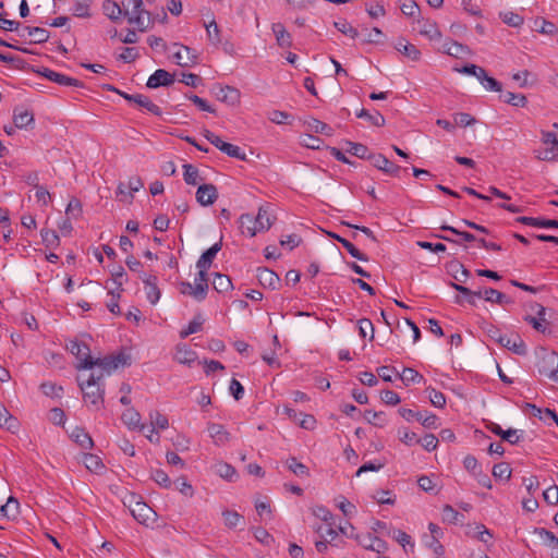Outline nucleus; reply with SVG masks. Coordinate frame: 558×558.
I'll return each instance as SVG.
<instances>
[{"label": "nucleus", "instance_id": "nucleus-33", "mask_svg": "<svg viewBox=\"0 0 558 558\" xmlns=\"http://www.w3.org/2000/svg\"><path fill=\"white\" fill-rule=\"evenodd\" d=\"M132 101L135 102L136 105H138L140 107L147 109V111H149L150 113H153L155 116L161 114V109L156 104H154L148 97H146L144 95H141V94L134 95V97L132 98Z\"/></svg>", "mask_w": 558, "mask_h": 558}, {"label": "nucleus", "instance_id": "nucleus-30", "mask_svg": "<svg viewBox=\"0 0 558 558\" xmlns=\"http://www.w3.org/2000/svg\"><path fill=\"white\" fill-rule=\"evenodd\" d=\"M223 523L228 529H235L244 526V518L236 511L225 510L222 511Z\"/></svg>", "mask_w": 558, "mask_h": 558}, {"label": "nucleus", "instance_id": "nucleus-62", "mask_svg": "<svg viewBox=\"0 0 558 558\" xmlns=\"http://www.w3.org/2000/svg\"><path fill=\"white\" fill-rule=\"evenodd\" d=\"M469 534H471L472 536H474L475 538L483 543H488L489 539L492 538L490 532L483 524L475 525L473 527V531L469 532Z\"/></svg>", "mask_w": 558, "mask_h": 558}, {"label": "nucleus", "instance_id": "nucleus-41", "mask_svg": "<svg viewBox=\"0 0 558 558\" xmlns=\"http://www.w3.org/2000/svg\"><path fill=\"white\" fill-rule=\"evenodd\" d=\"M518 221L533 227L539 228H558V220H539L537 218L532 217H520Z\"/></svg>", "mask_w": 558, "mask_h": 558}, {"label": "nucleus", "instance_id": "nucleus-27", "mask_svg": "<svg viewBox=\"0 0 558 558\" xmlns=\"http://www.w3.org/2000/svg\"><path fill=\"white\" fill-rule=\"evenodd\" d=\"M13 121L16 128L23 129L34 122V114L27 109L17 108L14 110Z\"/></svg>", "mask_w": 558, "mask_h": 558}, {"label": "nucleus", "instance_id": "nucleus-58", "mask_svg": "<svg viewBox=\"0 0 558 558\" xmlns=\"http://www.w3.org/2000/svg\"><path fill=\"white\" fill-rule=\"evenodd\" d=\"M493 475L496 478L508 481L511 476V469H510L509 464L505 463V462L495 464L493 468Z\"/></svg>", "mask_w": 558, "mask_h": 558}, {"label": "nucleus", "instance_id": "nucleus-5", "mask_svg": "<svg viewBox=\"0 0 558 558\" xmlns=\"http://www.w3.org/2000/svg\"><path fill=\"white\" fill-rule=\"evenodd\" d=\"M207 271L198 269V274L194 279V284L185 281L181 282V293L189 294L197 301H203L206 298L208 289Z\"/></svg>", "mask_w": 558, "mask_h": 558}, {"label": "nucleus", "instance_id": "nucleus-52", "mask_svg": "<svg viewBox=\"0 0 558 558\" xmlns=\"http://www.w3.org/2000/svg\"><path fill=\"white\" fill-rule=\"evenodd\" d=\"M399 439L407 446L420 444V439L414 432L409 430L407 427L398 429Z\"/></svg>", "mask_w": 558, "mask_h": 558}, {"label": "nucleus", "instance_id": "nucleus-3", "mask_svg": "<svg viewBox=\"0 0 558 558\" xmlns=\"http://www.w3.org/2000/svg\"><path fill=\"white\" fill-rule=\"evenodd\" d=\"M102 377L104 374L95 375L93 373L86 380L80 383L85 403L95 407L97 410L104 403V389L100 386Z\"/></svg>", "mask_w": 558, "mask_h": 558}, {"label": "nucleus", "instance_id": "nucleus-28", "mask_svg": "<svg viewBox=\"0 0 558 558\" xmlns=\"http://www.w3.org/2000/svg\"><path fill=\"white\" fill-rule=\"evenodd\" d=\"M484 300L489 303L496 304H511L513 301L506 294L493 288H484Z\"/></svg>", "mask_w": 558, "mask_h": 558}, {"label": "nucleus", "instance_id": "nucleus-36", "mask_svg": "<svg viewBox=\"0 0 558 558\" xmlns=\"http://www.w3.org/2000/svg\"><path fill=\"white\" fill-rule=\"evenodd\" d=\"M126 281L125 270L122 266H117L111 270V286L117 291H123L122 286Z\"/></svg>", "mask_w": 558, "mask_h": 558}, {"label": "nucleus", "instance_id": "nucleus-47", "mask_svg": "<svg viewBox=\"0 0 558 558\" xmlns=\"http://www.w3.org/2000/svg\"><path fill=\"white\" fill-rule=\"evenodd\" d=\"M90 0H74L73 14L77 17L90 16Z\"/></svg>", "mask_w": 558, "mask_h": 558}, {"label": "nucleus", "instance_id": "nucleus-21", "mask_svg": "<svg viewBox=\"0 0 558 558\" xmlns=\"http://www.w3.org/2000/svg\"><path fill=\"white\" fill-rule=\"evenodd\" d=\"M122 422L130 428L144 430L146 426L141 424V414L133 408L126 409L121 415Z\"/></svg>", "mask_w": 558, "mask_h": 558}, {"label": "nucleus", "instance_id": "nucleus-26", "mask_svg": "<svg viewBox=\"0 0 558 558\" xmlns=\"http://www.w3.org/2000/svg\"><path fill=\"white\" fill-rule=\"evenodd\" d=\"M213 469L217 475L229 482L234 481L235 477L238 476L235 469L231 464L223 461L215 463Z\"/></svg>", "mask_w": 558, "mask_h": 558}, {"label": "nucleus", "instance_id": "nucleus-19", "mask_svg": "<svg viewBox=\"0 0 558 558\" xmlns=\"http://www.w3.org/2000/svg\"><path fill=\"white\" fill-rule=\"evenodd\" d=\"M174 46L179 47V50L173 53V59L178 65L190 66L196 62V56L191 48L178 44Z\"/></svg>", "mask_w": 558, "mask_h": 558}, {"label": "nucleus", "instance_id": "nucleus-39", "mask_svg": "<svg viewBox=\"0 0 558 558\" xmlns=\"http://www.w3.org/2000/svg\"><path fill=\"white\" fill-rule=\"evenodd\" d=\"M500 99L513 107H525L527 100L523 94H515L512 92H506L500 95Z\"/></svg>", "mask_w": 558, "mask_h": 558}, {"label": "nucleus", "instance_id": "nucleus-34", "mask_svg": "<svg viewBox=\"0 0 558 558\" xmlns=\"http://www.w3.org/2000/svg\"><path fill=\"white\" fill-rule=\"evenodd\" d=\"M330 236H332L333 239H336L339 243L342 244V246L348 251V253L359 259V260H362V262H366L367 260V257L361 253L350 241H348L347 239L338 235V234H335V233H330Z\"/></svg>", "mask_w": 558, "mask_h": 558}, {"label": "nucleus", "instance_id": "nucleus-6", "mask_svg": "<svg viewBox=\"0 0 558 558\" xmlns=\"http://www.w3.org/2000/svg\"><path fill=\"white\" fill-rule=\"evenodd\" d=\"M70 352L80 361L78 369H92V355L89 348L80 341H71L68 345Z\"/></svg>", "mask_w": 558, "mask_h": 558}, {"label": "nucleus", "instance_id": "nucleus-54", "mask_svg": "<svg viewBox=\"0 0 558 558\" xmlns=\"http://www.w3.org/2000/svg\"><path fill=\"white\" fill-rule=\"evenodd\" d=\"M150 424L153 427L158 429H166L169 426V422L166 415L161 414L158 411H153L149 413Z\"/></svg>", "mask_w": 558, "mask_h": 558}, {"label": "nucleus", "instance_id": "nucleus-31", "mask_svg": "<svg viewBox=\"0 0 558 558\" xmlns=\"http://www.w3.org/2000/svg\"><path fill=\"white\" fill-rule=\"evenodd\" d=\"M104 13L111 20L118 21L123 15V7L121 8L113 0H105L102 4Z\"/></svg>", "mask_w": 558, "mask_h": 558}, {"label": "nucleus", "instance_id": "nucleus-56", "mask_svg": "<svg viewBox=\"0 0 558 558\" xmlns=\"http://www.w3.org/2000/svg\"><path fill=\"white\" fill-rule=\"evenodd\" d=\"M175 488L187 498H192L194 496V488L193 486L186 481L185 477H179L174 482Z\"/></svg>", "mask_w": 558, "mask_h": 558}, {"label": "nucleus", "instance_id": "nucleus-40", "mask_svg": "<svg viewBox=\"0 0 558 558\" xmlns=\"http://www.w3.org/2000/svg\"><path fill=\"white\" fill-rule=\"evenodd\" d=\"M183 178L186 184L196 185L203 180L199 175L198 169L193 165L186 163L183 166Z\"/></svg>", "mask_w": 558, "mask_h": 558}, {"label": "nucleus", "instance_id": "nucleus-53", "mask_svg": "<svg viewBox=\"0 0 558 558\" xmlns=\"http://www.w3.org/2000/svg\"><path fill=\"white\" fill-rule=\"evenodd\" d=\"M478 81L487 90L501 92V84L494 77L489 76L485 70L484 75H480Z\"/></svg>", "mask_w": 558, "mask_h": 558}, {"label": "nucleus", "instance_id": "nucleus-25", "mask_svg": "<svg viewBox=\"0 0 558 558\" xmlns=\"http://www.w3.org/2000/svg\"><path fill=\"white\" fill-rule=\"evenodd\" d=\"M272 32L276 37L278 46L281 48H289L292 45L291 35L287 32L286 27L281 23L272 24Z\"/></svg>", "mask_w": 558, "mask_h": 558}, {"label": "nucleus", "instance_id": "nucleus-20", "mask_svg": "<svg viewBox=\"0 0 558 558\" xmlns=\"http://www.w3.org/2000/svg\"><path fill=\"white\" fill-rule=\"evenodd\" d=\"M222 243L221 241L215 243L213 246H210L207 251H205L201 257L198 258L196 263L197 269L202 270H208L214 258L218 254V252L221 250Z\"/></svg>", "mask_w": 558, "mask_h": 558}, {"label": "nucleus", "instance_id": "nucleus-10", "mask_svg": "<svg viewBox=\"0 0 558 558\" xmlns=\"http://www.w3.org/2000/svg\"><path fill=\"white\" fill-rule=\"evenodd\" d=\"M207 432L216 446H225L231 439L230 433L223 425L218 423H208Z\"/></svg>", "mask_w": 558, "mask_h": 558}, {"label": "nucleus", "instance_id": "nucleus-43", "mask_svg": "<svg viewBox=\"0 0 558 558\" xmlns=\"http://www.w3.org/2000/svg\"><path fill=\"white\" fill-rule=\"evenodd\" d=\"M286 465L298 476L305 477L310 474L308 468L305 464L299 462L295 458H289L286 461Z\"/></svg>", "mask_w": 558, "mask_h": 558}, {"label": "nucleus", "instance_id": "nucleus-12", "mask_svg": "<svg viewBox=\"0 0 558 558\" xmlns=\"http://www.w3.org/2000/svg\"><path fill=\"white\" fill-rule=\"evenodd\" d=\"M217 197L218 191L214 184H201L196 191V201L202 206L214 204Z\"/></svg>", "mask_w": 558, "mask_h": 558}, {"label": "nucleus", "instance_id": "nucleus-51", "mask_svg": "<svg viewBox=\"0 0 558 558\" xmlns=\"http://www.w3.org/2000/svg\"><path fill=\"white\" fill-rule=\"evenodd\" d=\"M400 378L405 385L421 383L423 380V376L411 367H404L400 374Z\"/></svg>", "mask_w": 558, "mask_h": 558}, {"label": "nucleus", "instance_id": "nucleus-38", "mask_svg": "<svg viewBox=\"0 0 558 558\" xmlns=\"http://www.w3.org/2000/svg\"><path fill=\"white\" fill-rule=\"evenodd\" d=\"M356 117L365 119L369 124L375 126H383L385 124V118L378 111L371 113L366 109H361L359 112H356Z\"/></svg>", "mask_w": 558, "mask_h": 558}, {"label": "nucleus", "instance_id": "nucleus-4", "mask_svg": "<svg viewBox=\"0 0 558 558\" xmlns=\"http://www.w3.org/2000/svg\"><path fill=\"white\" fill-rule=\"evenodd\" d=\"M558 366V354L555 351L541 348L536 351V369L538 374L554 380Z\"/></svg>", "mask_w": 558, "mask_h": 558}, {"label": "nucleus", "instance_id": "nucleus-2", "mask_svg": "<svg viewBox=\"0 0 558 558\" xmlns=\"http://www.w3.org/2000/svg\"><path fill=\"white\" fill-rule=\"evenodd\" d=\"M123 15L128 22L135 25L140 32H145L151 25L150 13L143 8L142 0H122Z\"/></svg>", "mask_w": 558, "mask_h": 558}, {"label": "nucleus", "instance_id": "nucleus-63", "mask_svg": "<svg viewBox=\"0 0 558 558\" xmlns=\"http://www.w3.org/2000/svg\"><path fill=\"white\" fill-rule=\"evenodd\" d=\"M348 148L345 149L348 153H350L353 156H356L359 158H366L367 157V147L360 143H352L348 142Z\"/></svg>", "mask_w": 558, "mask_h": 558}, {"label": "nucleus", "instance_id": "nucleus-11", "mask_svg": "<svg viewBox=\"0 0 558 558\" xmlns=\"http://www.w3.org/2000/svg\"><path fill=\"white\" fill-rule=\"evenodd\" d=\"M174 82V75L166 70H156L147 80L148 88H158L160 86H169Z\"/></svg>", "mask_w": 558, "mask_h": 558}, {"label": "nucleus", "instance_id": "nucleus-22", "mask_svg": "<svg viewBox=\"0 0 558 558\" xmlns=\"http://www.w3.org/2000/svg\"><path fill=\"white\" fill-rule=\"evenodd\" d=\"M70 438L77 444L82 449H92L94 441L88 433L82 427L75 426L70 433Z\"/></svg>", "mask_w": 558, "mask_h": 558}, {"label": "nucleus", "instance_id": "nucleus-17", "mask_svg": "<svg viewBox=\"0 0 558 558\" xmlns=\"http://www.w3.org/2000/svg\"><path fill=\"white\" fill-rule=\"evenodd\" d=\"M173 359L183 365L191 366L197 359V353L186 344H178Z\"/></svg>", "mask_w": 558, "mask_h": 558}, {"label": "nucleus", "instance_id": "nucleus-29", "mask_svg": "<svg viewBox=\"0 0 558 558\" xmlns=\"http://www.w3.org/2000/svg\"><path fill=\"white\" fill-rule=\"evenodd\" d=\"M82 461L87 470H89L93 473H101L105 469V465L100 458L93 453H83Z\"/></svg>", "mask_w": 558, "mask_h": 558}, {"label": "nucleus", "instance_id": "nucleus-23", "mask_svg": "<svg viewBox=\"0 0 558 558\" xmlns=\"http://www.w3.org/2000/svg\"><path fill=\"white\" fill-rule=\"evenodd\" d=\"M216 96L218 100L231 106H234L240 101V92L231 86H219Z\"/></svg>", "mask_w": 558, "mask_h": 558}, {"label": "nucleus", "instance_id": "nucleus-35", "mask_svg": "<svg viewBox=\"0 0 558 558\" xmlns=\"http://www.w3.org/2000/svg\"><path fill=\"white\" fill-rule=\"evenodd\" d=\"M537 317L526 316L525 320L533 326L537 331H545V307L536 305Z\"/></svg>", "mask_w": 558, "mask_h": 558}, {"label": "nucleus", "instance_id": "nucleus-42", "mask_svg": "<svg viewBox=\"0 0 558 558\" xmlns=\"http://www.w3.org/2000/svg\"><path fill=\"white\" fill-rule=\"evenodd\" d=\"M442 520L447 523L458 524L464 521V515L454 510L451 506L446 505L442 508Z\"/></svg>", "mask_w": 558, "mask_h": 558}, {"label": "nucleus", "instance_id": "nucleus-45", "mask_svg": "<svg viewBox=\"0 0 558 558\" xmlns=\"http://www.w3.org/2000/svg\"><path fill=\"white\" fill-rule=\"evenodd\" d=\"M207 38L214 46H218L221 43L220 31L215 20L205 24Z\"/></svg>", "mask_w": 558, "mask_h": 558}, {"label": "nucleus", "instance_id": "nucleus-61", "mask_svg": "<svg viewBox=\"0 0 558 558\" xmlns=\"http://www.w3.org/2000/svg\"><path fill=\"white\" fill-rule=\"evenodd\" d=\"M65 214L69 216V219H77L82 215L81 202L77 198H72L65 208Z\"/></svg>", "mask_w": 558, "mask_h": 558}, {"label": "nucleus", "instance_id": "nucleus-24", "mask_svg": "<svg viewBox=\"0 0 558 558\" xmlns=\"http://www.w3.org/2000/svg\"><path fill=\"white\" fill-rule=\"evenodd\" d=\"M395 48L411 61H418L421 59V51L413 44L404 39H399Z\"/></svg>", "mask_w": 558, "mask_h": 558}, {"label": "nucleus", "instance_id": "nucleus-13", "mask_svg": "<svg viewBox=\"0 0 558 558\" xmlns=\"http://www.w3.org/2000/svg\"><path fill=\"white\" fill-rule=\"evenodd\" d=\"M372 165L377 168L378 170L390 174V175H398L400 171V167L398 165H395L390 160H388L384 155L381 154H375L369 156Z\"/></svg>", "mask_w": 558, "mask_h": 558}, {"label": "nucleus", "instance_id": "nucleus-18", "mask_svg": "<svg viewBox=\"0 0 558 558\" xmlns=\"http://www.w3.org/2000/svg\"><path fill=\"white\" fill-rule=\"evenodd\" d=\"M257 279L259 283L265 288L275 290L280 286L279 276L268 268H258Z\"/></svg>", "mask_w": 558, "mask_h": 558}, {"label": "nucleus", "instance_id": "nucleus-46", "mask_svg": "<svg viewBox=\"0 0 558 558\" xmlns=\"http://www.w3.org/2000/svg\"><path fill=\"white\" fill-rule=\"evenodd\" d=\"M364 416L369 424L376 427H384L388 422L384 412H374L368 410L365 412Z\"/></svg>", "mask_w": 558, "mask_h": 558}, {"label": "nucleus", "instance_id": "nucleus-15", "mask_svg": "<svg viewBox=\"0 0 558 558\" xmlns=\"http://www.w3.org/2000/svg\"><path fill=\"white\" fill-rule=\"evenodd\" d=\"M497 342L502 347L511 350L515 354L523 355L526 353V347L519 336L508 337L506 335L498 336Z\"/></svg>", "mask_w": 558, "mask_h": 558}, {"label": "nucleus", "instance_id": "nucleus-59", "mask_svg": "<svg viewBox=\"0 0 558 558\" xmlns=\"http://www.w3.org/2000/svg\"><path fill=\"white\" fill-rule=\"evenodd\" d=\"M426 391L428 393L429 401L434 407L444 408L446 405V397L442 392L434 388H427Z\"/></svg>", "mask_w": 558, "mask_h": 558}, {"label": "nucleus", "instance_id": "nucleus-32", "mask_svg": "<svg viewBox=\"0 0 558 558\" xmlns=\"http://www.w3.org/2000/svg\"><path fill=\"white\" fill-rule=\"evenodd\" d=\"M20 504L14 497H9L7 502L0 507V515L14 519L19 514Z\"/></svg>", "mask_w": 558, "mask_h": 558}, {"label": "nucleus", "instance_id": "nucleus-7", "mask_svg": "<svg viewBox=\"0 0 558 558\" xmlns=\"http://www.w3.org/2000/svg\"><path fill=\"white\" fill-rule=\"evenodd\" d=\"M126 364V357L124 354H118L116 356L109 355L105 357H92V368L97 366L102 372L100 374H111L112 371L117 369L120 365Z\"/></svg>", "mask_w": 558, "mask_h": 558}, {"label": "nucleus", "instance_id": "nucleus-8", "mask_svg": "<svg viewBox=\"0 0 558 558\" xmlns=\"http://www.w3.org/2000/svg\"><path fill=\"white\" fill-rule=\"evenodd\" d=\"M140 279L143 281L145 286V293L146 298L149 301L150 304L155 305L159 299H160V290L157 287V276L147 274V272H141Z\"/></svg>", "mask_w": 558, "mask_h": 558}, {"label": "nucleus", "instance_id": "nucleus-1", "mask_svg": "<svg viewBox=\"0 0 558 558\" xmlns=\"http://www.w3.org/2000/svg\"><path fill=\"white\" fill-rule=\"evenodd\" d=\"M274 221L264 207H259L257 215L243 214L239 218V229L243 235L253 238L257 232H264L270 229Z\"/></svg>", "mask_w": 558, "mask_h": 558}, {"label": "nucleus", "instance_id": "nucleus-14", "mask_svg": "<svg viewBox=\"0 0 558 558\" xmlns=\"http://www.w3.org/2000/svg\"><path fill=\"white\" fill-rule=\"evenodd\" d=\"M131 512L134 519L142 524H148V522L154 521L156 517V512L149 506L140 501L135 504Z\"/></svg>", "mask_w": 558, "mask_h": 558}, {"label": "nucleus", "instance_id": "nucleus-50", "mask_svg": "<svg viewBox=\"0 0 558 558\" xmlns=\"http://www.w3.org/2000/svg\"><path fill=\"white\" fill-rule=\"evenodd\" d=\"M40 235L47 247H57L60 243L59 235L54 230L41 229Z\"/></svg>", "mask_w": 558, "mask_h": 558}, {"label": "nucleus", "instance_id": "nucleus-44", "mask_svg": "<svg viewBox=\"0 0 558 558\" xmlns=\"http://www.w3.org/2000/svg\"><path fill=\"white\" fill-rule=\"evenodd\" d=\"M213 286L217 292L221 293L227 292L232 287V282L228 276L217 272L215 274Z\"/></svg>", "mask_w": 558, "mask_h": 558}, {"label": "nucleus", "instance_id": "nucleus-49", "mask_svg": "<svg viewBox=\"0 0 558 558\" xmlns=\"http://www.w3.org/2000/svg\"><path fill=\"white\" fill-rule=\"evenodd\" d=\"M500 19L505 24L511 27H520L524 22V19L521 15L512 11L501 12Z\"/></svg>", "mask_w": 558, "mask_h": 558}, {"label": "nucleus", "instance_id": "nucleus-60", "mask_svg": "<svg viewBox=\"0 0 558 558\" xmlns=\"http://www.w3.org/2000/svg\"><path fill=\"white\" fill-rule=\"evenodd\" d=\"M28 36L34 39L35 43H45L49 38V33L40 27H26Z\"/></svg>", "mask_w": 558, "mask_h": 558}, {"label": "nucleus", "instance_id": "nucleus-9", "mask_svg": "<svg viewBox=\"0 0 558 558\" xmlns=\"http://www.w3.org/2000/svg\"><path fill=\"white\" fill-rule=\"evenodd\" d=\"M43 75L49 81L61 86H73L78 88H82L84 86L83 82L74 77L68 76L65 74L56 72L53 70L45 69Z\"/></svg>", "mask_w": 558, "mask_h": 558}, {"label": "nucleus", "instance_id": "nucleus-37", "mask_svg": "<svg viewBox=\"0 0 558 558\" xmlns=\"http://www.w3.org/2000/svg\"><path fill=\"white\" fill-rule=\"evenodd\" d=\"M204 322V317L201 314H196L194 318L189 323L187 327L180 331V337L184 339L192 333L201 331Z\"/></svg>", "mask_w": 558, "mask_h": 558}, {"label": "nucleus", "instance_id": "nucleus-57", "mask_svg": "<svg viewBox=\"0 0 558 558\" xmlns=\"http://www.w3.org/2000/svg\"><path fill=\"white\" fill-rule=\"evenodd\" d=\"M228 155L229 157L236 158L243 160L245 158L244 151L236 145L225 142L222 145V149L220 150Z\"/></svg>", "mask_w": 558, "mask_h": 558}, {"label": "nucleus", "instance_id": "nucleus-48", "mask_svg": "<svg viewBox=\"0 0 558 558\" xmlns=\"http://www.w3.org/2000/svg\"><path fill=\"white\" fill-rule=\"evenodd\" d=\"M447 54L454 57V58H461V57L470 56L471 50L468 46H464L458 41H454L453 44H450L448 46Z\"/></svg>", "mask_w": 558, "mask_h": 558}, {"label": "nucleus", "instance_id": "nucleus-55", "mask_svg": "<svg viewBox=\"0 0 558 558\" xmlns=\"http://www.w3.org/2000/svg\"><path fill=\"white\" fill-rule=\"evenodd\" d=\"M106 288L109 290V294L111 296V299L107 303V307L112 314H119L120 307L118 304V299L120 298L121 291L114 290L112 287H110L109 282H107Z\"/></svg>", "mask_w": 558, "mask_h": 558}, {"label": "nucleus", "instance_id": "nucleus-64", "mask_svg": "<svg viewBox=\"0 0 558 558\" xmlns=\"http://www.w3.org/2000/svg\"><path fill=\"white\" fill-rule=\"evenodd\" d=\"M151 478L163 488H169L171 486V481L163 470L157 469L153 471Z\"/></svg>", "mask_w": 558, "mask_h": 558}, {"label": "nucleus", "instance_id": "nucleus-16", "mask_svg": "<svg viewBox=\"0 0 558 558\" xmlns=\"http://www.w3.org/2000/svg\"><path fill=\"white\" fill-rule=\"evenodd\" d=\"M417 32L428 38L429 40H437L441 38V33L434 21L417 20Z\"/></svg>", "mask_w": 558, "mask_h": 558}]
</instances>
